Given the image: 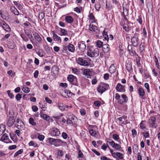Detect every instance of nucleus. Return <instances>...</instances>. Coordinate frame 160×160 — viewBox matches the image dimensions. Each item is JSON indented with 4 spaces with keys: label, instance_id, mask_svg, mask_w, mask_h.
Instances as JSON below:
<instances>
[{
    "label": "nucleus",
    "instance_id": "nucleus-61",
    "mask_svg": "<svg viewBox=\"0 0 160 160\" xmlns=\"http://www.w3.org/2000/svg\"><path fill=\"white\" fill-rule=\"evenodd\" d=\"M137 20L140 24H142V21L141 17L140 16H138V18L137 19Z\"/></svg>",
    "mask_w": 160,
    "mask_h": 160
},
{
    "label": "nucleus",
    "instance_id": "nucleus-6",
    "mask_svg": "<svg viewBox=\"0 0 160 160\" xmlns=\"http://www.w3.org/2000/svg\"><path fill=\"white\" fill-rule=\"evenodd\" d=\"M16 122L17 123L15 124V125L18 129L22 130L24 128V123L19 118H17L16 119Z\"/></svg>",
    "mask_w": 160,
    "mask_h": 160
},
{
    "label": "nucleus",
    "instance_id": "nucleus-24",
    "mask_svg": "<svg viewBox=\"0 0 160 160\" xmlns=\"http://www.w3.org/2000/svg\"><path fill=\"white\" fill-rule=\"evenodd\" d=\"M83 74L86 76V78H90V70L89 69H84L83 72Z\"/></svg>",
    "mask_w": 160,
    "mask_h": 160
},
{
    "label": "nucleus",
    "instance_id": "nucleus-57",
    "mask_svg": "<svg viewBox=\"0 0 160 160\" xmlns=\"http://www.w3.org/2000/svg\"><path fill=\"white\" fill-rule=\"evenodd\" d=\"M144 86L145 88L147 89V92H149L150 91V89L148 84L147 83H145L144 84Z\"/></svg>",
    "mask_w": 160,
    "mask_h": 160
},
{
    "label": "nucleus",
    "instance_id": "nucleus-10",
    "mask_svg": "<svg viewBox=\"0 0 160 160\" xmlns=\"http://www.w3.org/2000/svg\"><path fill=\"white\" fill-rule=\"evenodd\" d=\"M156 118L155 117H152L149 120V122L150 127L156 128L157 127L155 125Z\"/></svg>",
    "mask_w": 160,
    "mask_h": 160
},
{
    "label": "nucleus",
    "instance_id": "nucleus-27",
    "mask_svg": "<svg viewBox=\"0 0 160 160\" xmlns=\"http://www.w3.org/2000/svg\"><path fill=\"white\" fill-rule=\"evenodd\" d=\"M116 68L113 65H112L109 68V71L111 73H113L116 71Z\"/></svg>",
    "mask_w": 160,
    "mask_h": 160
},
{
    "label": "nucleus",
    "instance_id": "nucleus-12",
    "mask_svg": "<svg viewBox=\"0 0 160 160\" xmlns=\"http://www.w3.org/2000/svg\"><path fill=\"white\" fill-rule=\"evenodd\" d=\"M51 134L53 136H58L60 134L59 130L56 128H53Z\"/></svg>",
    "mask_w": 160,
    "mask_h": 160
},
{
    "label": "nucleus",
    "instance_id": "nucleus-37",
    "mask_svg": "<svg viewBox=\"0 0 160 160\" xmlns=\"http://www.w3.org/2000/svg\"><path fill=\"white\" fill-rule=\"evenodd\" d=\"M96 45L98 47L100 48L103 46V42L98 40L96 42Z\"/></svg>",
    "mask_w": 160,
    "mask_h": 160
},
{
    "label": "nucleus",
    "instance_id": "nucleus-47",
    "mask_svg": "<svg viewBox=\"0 0 160 160\" xmlns=\"http://www.w3.org/2000/svg\"><path fill=\"white\" fill-rule=\"evenodd\" d=\"M15 98L17 101H19L22 98V95L20 93H18L16 95Z\"/></svg>",
    "mask_w": 160,
    "mask_h": 160
},
{
    "label": "nucleus",
    "instance_id": "nucleus-4",
    "mask_svg": "<svg viewBox=\"0 0 160 160\" xmlns=\"http://www.w3.org/2000/svg\"><path fill=\"white\" fill-rule=\"evenodd\" d=\"M109 88V85L108 84H105L104 85H101L99 86L97 88V90L98 92L101 93H102L105 91Z\"/></svg>",
    "mask_w": 160,
    "mask_h": 160
},
{
    "label": "nucleus",
    "instance_id": "nucleus-42",
    "mask_svg": "<svg viewBox=\"0 0 160 160\" xmlns=\"http://www.w3.org/2000/svg\"><path fill=\"white\" fill-rule=\"evenodd\" d=\"M115 155H116L120 159H122L123 158V157L122 156L123 155L120 152H116Z\"/></svg>",
    "mask_w": 160,
    "mask_h": 160
},
{
    "label": "nucleus",
    "instance_id": "nucleus-29",
    "mask_svg": "<svg viewBox=\"0 0 160 160\" xmlns=\"http://www.w3.org/2000/svg\"><path fill=\"white\" fill-rule=\"evenodd\" d=\"M8 46L9 48L12 49L15 48V44L13 42H11L8 44Z\"/></svg>",
    "mask_w": 160,
    "mask_h": 160
},
{
    "label": "nucleus",
    "instance_id": "nucleus-26",
    "mask_svg": "<svg viewBox=\"0 0 160 160\" xmlns=\"http://www.w3.org/2000/svg\"><path fill=\"white\" fill-rule=\"evenodd\" d=\"M60 32L61 34L60 35L61 36H66L68 35V32L67 30L65 29H62L61 28H60Z\"/></svg>",
    "mask_w": 160,
    "mask_h": 160
},
{
    "label": "nucleus",
    "instance_id": "nucleus-52",
    "mask_svg": "<svg viewBox=\"0 0 160 160\" xmlns=\"http://www.w3.org/2000/svg\"><path fill=\"white\" fill-rule=\"evenodd\" d=\"M144 122L143 121H142L141 123H140V127L142 129H144L146 127V125L145 124L143 123V122Z\"/></svg>",
    "mask_w": 160,
    "mask_h": 160
},
{
    "label": "nucleus",
    "instance_id": "nucleus-1",
    "mask_svg": "<svg viewBox=\"0 0 160 160\" xmlns=\"http://www.w3.org/2000/svg\"><path fill=\"white\" fill-rule=\"evenodd\" d=\"M87 54L88 56L91 58L97 57L99 54V50L98 48L95 49L87 48Z\"/></svg>",
    "mask_w": 160,
    "mask_h": 160
},
{
    "label": "nucleus",
    "instance_id": "nucleus-55",
    "mask_svg": "<svg viewBox=\"0 0 160 160\" xmlns=\"http://www.w3.org/2000/svg\"><path fill=\"white\" fill-rule=\"evenodd\" d=\"M155 62L156 64V67L158 68H159V64L158 61V59L157 58V57L156 56H155Z\"/></svg>",
    "mask_w": 160,
    "mask_h": 160
},
{
    "label": "nucleus",
    "instance_id": "nucleus-16",
    "mask_svg": "<svg viewBox=\"0 0 160 160\" xmlns=\"http://www.w3.org/2000/svg\"><path fill=\"white\" fill-rule=\"evenodd\" d=\"M78 46L79 49L80 50L81 52H84L86 49V46L83 43L80 42L78 43Z\"/></svg>",
    "mask_w": 160,
    "mask_h": 160
},
{
    "label": "nucleus",
    "instance_id": "nucleus-13",
    "mask_svg": "<svg viewBox=\"0 0 160 160\" xmlns=\"http://www.w3.org/2000/svg\"><path fill=\"white\" fill-rule=\"evenodd\" d=\"M138 91L139 96L142 99H144L143 97L145 95V93L143 88L142 87L139 88Z\"/></svg>",
    "mask_w": 160,
    "mask_h": 160
},
{
    "label": "nucleus",
    "instance_id": "nucleus-21",
    "mask_svg": "<svg viewBox=\"0 0 160 160\" xmlns=\"http://www.w3.org/2000/svg\"><path fill=\"white\" fill-rule=\"evenodd\" d=\"M102 50L105 52H107L109 50V45L107 44H104L102 46Z\"/></svg>",
    "mask_w": 160,
    "mask_h": 160
},
{
    "label": "nucleus",
    "instance_id": "nucleus-43",
    "mask_svg": "<svg viewBox=\"0 0 160 160\" xmlns=\"http://www.w3.org/2000/svg\"><path fill=\"white\" fill-rule=\"evenodd\" d=\"M7 92L8 94V95L12 99L14 98V96L13 94L11 92L10 90H8L7 91Z\"/></svg>",
    "mask_w": 160,
    "mask_h": 160
},
{
    "label": "nucleus",
    "instance_id": "nucleus-50",
    "mask_svg": "<svg viewBox=\"0 0 160 160\" xmlns=\"http://www.w3.org/2000/svg\"><path fill=\"white\" fill-rule=\"evenodd\" d=\"M82 9V8L81 7L80 8H78V7H76L74 8V11L77 13H80L81 12V11Z\"/></svg>",
    "mask_w": 160,
    "mask_h": 160
},
{
    "label": "nucleus",
    "instance_id": "nucleus-39",
    "mask_svg": "<svg viewBox=\"0 0 160 160\" xmlns=\"http://www.w3.org/2000/svg\"><path fill=\"white\" fill-rule=\"evenodd\" d=\"M58 107L60 110L63 111L65 110V105L63 103H61L58 105Z\"/></svg>",
    "mask_w": 160,
    "mask_h": 160
},
{
    "label": "nucleus",
    "instance_id": "nucleus-48",
    "mask_svg": "<svg viewBox=\"0 0 160 160\" xmlns=\"http://www.w3.org/2000/svg\"><path fill=\"white\" fill-rule=\"evenodd\" d=\"M10 35L11 34L10 33L6 34L4 36V37L2 38L1 41H4L5 40V39L8 38L10 36Z\"/></svg>",
    "mask_w": 160,
    "mask_h": 160
},
{
    "label": "nucleus",
    "instance_id": "nucleus-3",
    "mask_svg": "<svg viewBox=\"0 0 160 160\" xmlns=\"http://www.w3.org/2000/svg\"><path fill=\"white\" fill-rule=\"evenodd\" d=\"M139 35L135 33L134 36L131 39V42L133 46L134 47H137L139 44Z\"/></svg>",
    "mask_w": 160,
    "mask_h": 160
},
{
    "label": "nucleus",
    "instance_id": "nucleus-34",
    "mask_svg": "<svg viewBox=\"0 0 160 160\" xmlns=\"http://www.w3.org/2000/svg\"><path fill=\"white\" fill-rule=\"evenodd\" d=\"M8 138V136L7 134H4L1 138V140L3 141L4 140H7Z\"/></svg>",
    "mask_w": 160,
    "mask_h": 160
},
{
    "label": "nucleus",
    "instance_id": "nucleus-45",
    "mask_svg": "<svg viewBox=\"0 0 160 160\" xmlns=\"http://www.w3.org/2000/svg\"><path fill=\"white\" fill-rule=\"evenodd\" d=\"M94 104L96 107H99L101 105V103L100 101H97L94 102Z\"/></svg>",
    "mask_w": 160,
    "mask_h": 160
},
{
    "label": "nucleus",
    "instance_id": "nucleus-17",
    "mask_svg": "<svg viewBox=\"0 0 160 160\" xmlns=\"http://www.w3.org/2000/svg\"><path fill=\"white\" fill-rule=\"evenodd\" d=\"M65 20L68 23H71L74 20L73 18L70 16H68L65 17Z\"/></svg>",
    "mask_w": 160,
    "mask_h": 160
},
{
    "label": "nucleus",
    "instance_id": "nucleus-25",
    "mask_svg": "<svg viewBox=\"0 0 160 160\" xmlns=\"http://www.w3.org/2000/svg\"><path fill=\"white\" fill-rule=\"evenodd\" d=\"M44 13L42 11H40L38 14V17L40 21H41L44 17Z\"/></svg>",
    "mask_w": 160,
    "mask_h": 160
},
{
    "label": "nucleus",
    "instance_id": "nucleus-33",
    "mask_svg": "<svg viewBox=\"0 0 160 160\" xmlns=\"http://www.w3.org/2000/svg\"><path fill=\"white\" fill-rule=\"evenodd\" d=\"M128 51L131 54L133 55L134 54V52L132 50V46L131 45H128Z\"/></svg>",
    "mask_w": 160,
    "mask_h": 160
},
{
    "label": "nucleus",
    "instance_id": "nucleus-9",
    "mask_svg": "<svg viewBox=\"0 0 160 160\" xmlns=\"http://www.w3.org/2000/svg\"><path fill=\"white\" fill-rule=\"evenodd\" d=\"M116 89L117 91L119 92H123L125 91V86L122 85L120 83H118Z\"/></svg>",
    "mask_w": 160,
    "mask_h": 160
},
{
    "label": "nucleus",
    "instance_id": "nucleus-36",
    "mask_svg": "<svg viewBox=\"0 0 160 160\" xmlns=\"http://www.w3.org/2000/svg\"><path fill=\"white\" fill-rule=\"evenodd\" d=\"M25 33L27 35L28 38L31 39L32 38V34H30L29 31L28 30H24Z\"/></svg>",
    "mask_w": 160,
    "mask_h": 160
},
{
    "label": "nucleus",
    "instance_id": "nucleus-8",
    "mask_svg": "<svg viewBox=\"0 0 160 160\" xmlns=\"http://www.w3.org/2000/svg\"><path fill=\"white\" fill-rule=\"evenodd\" d=\"M14 118V115H12L9 116L7 123V124L8 127H11L14 124L15 121V119Z\"/></svg>",
    "mask_w": 160,
    "mask_h": 160
},
{
    "label": "nucleus",
    "instance_id": "nucleus-28",
    "mask_svg": "<svg viewBox=\"0 0 160 160\" xmlns=\"http://www.w3.org/2000/svg\"><path fill=\"white\" fill-rule=\"evenodd\" d=\"M102 34L105 39L108 41L109 39V37L108 35L107 32H106L105 30H104Z\"/></svg>",
    "mask_w": 160,
    "mask_h": 160
},
{
    "label": "nucleus",
    "instance_id": "nucleus-32",
    "mask_svg": "<svg viewBox=\"0 0 160 160\" xmlns=\"http://www.w3.org/2000/svg\"><path fill=\"white\" fill-rule=\"evenodd\" d=\"M97 27L93 25L90 24L89 25V30L91 31H94L96 29H97Z\"/></svg>",
    "mask_w": 160,
    "mask_h": 160
},
{
    "label": "nucleus",
    "instance_id": "nucleus-20",
    "mask_svg": "<svg viewBox=\"0 0 160 160\" xmlns=\"http://www.w3.org/2000/svg\"><path fill=\"white\" fill-rule=\"evenodd\" d=\"M68 49L71 52H74L75 51L74 46L72 44L69 43L68 46Z\"/></svg>",
    "mask_w": 160,
    "mask_h": 160
},
{
    "label": "nucleus",
    "instance_id": "nucleus-15",
    "mask_svg": "<svg viewBox=\"0 0 160 160\" xmlns=\"http://www.w3.org/2000/svg\"><path fill=\"white\" fill-rule=\"evenodd\" d=\"M34 38L36 41L39 43H41L42 39L40 36L37 32H35L33 34Z\"/></svg>",
    "mask_w": 160,
    "mask_h": 160
},
{
    "label": "nucleus",
    "instance_id": "nucleus-53",
    "mask_svg": "<svg viewBox=\"0 0 160 160\" xmlns=\"http://www.w3.org/2000/svg\"><path fill=\"white\" fill-rule=\"evenodd\" d=\"M113 138L116 140H117L119 139V136L116 134H114L113 135Z\"/></svg>",
    "mask_w": 160,
    "mask_h": 160
},
{
    "label": "nucleus",
    "instance_id": "nucleus-62",
    "mask_svg": "<svg viewBox=\"0 0 160 160\" xmlns=\"http://www.w3.org/2000/svg\"><path fill=\"white\" fill-rule=\"evenodd\" d=\"M101 160H111L109 158H108L105 156H102L100 158Z\"/></svg>",
    "mask_w": 160,
    "mask_h": 160
},
{
    "label": "nucleus",
    "instance_id": "nucleus-60",
    "mask_svg": "<svg viewBox=\"0 0 160 160\" xmlns=\"http://www.w3.org/2000/svg\"><path fill=\"white\" fill-rule=\"evenodd\" d=\"M17 148V146L16 145H12L9 146L8 148V149L9 150H11L12 149H14L16 148Z\"/></svg>",
    "mask_w": 160,
    "mask_h": 160
},
{
    "label": "nucleus",
    "instance_id": "nucleus-40",
    "mask_svg": "<svg viewBox=\"0 0 160 160\" xmlns=\"http://www.w3.org/2000/svg\"><path fill=\"white\" fill-rule=\"evenodd\" d=\"M23 152V149H20L17 151L14 154V157H16L19 154H21Z\"/></svg>",
    "mask_w": 160,
    "mask_h": 160
},
{
    "label": "nucleus",
    "instance_id": "nucleus-59",
    "mask_svg": "<svg viewBox=\"0 0 160 160\" xmlns=\"http://www.w3.org/2000/svg\"><path fill=\"white\" fill-rule=\"evenodd\" d=\"M62 136L64 139H66L68 138L67 134L65 132H63L62 133Z\"/></svg>",
    "mask_w": 160,
    "mask_h": 160
},
{
    "label": "nucleus",
    "instance_id": "nucleus-46",
    "mask_svg": "<svg viewBox=\"0 0 160 160\" xmlns=\"http://www.w3.org/2000/svg\"><path fill=\"white\" fill-rule=\"evenodd\" d=\"M89 132L91 135L93 136H95L96 134V132L92 129L89 130Z\"/></svg>",
    "mask_w": 160,
    "mask_h": 160
},
{
    "label": "nucleus",
    "instance_id": "nucleus-23",
    "mask_svg": "<svg viewBox=\"0 0 160 160\" xmlns=\"http://www.w3.org/2000/svg\"><path fill=\"white\" fill-rule=\"evenodd\" d=\"M6 130L5 125L2 124L0 125V135L2 134Z\"/></svg>",
    "mask_w": 160,
    "mask_h": 160
},
{
    "label": "nucleus",
    "instance_id": "nucleus-63",
    "mask_svg": "<svg viewBox=\"0 0 160 160\" xmlns=\"http://www.w3.org/2000/svg\"><path fill=\"white\" fill-rule=\"evenodd\" d=\"M32 110L34 112H37L38 109V107L36 106H33L32 107Z\"/></svg>",
    "mask_w": 160,
    "mask_h": 160
},
{
    "label": "nucleus",
    "instance_id": "nucleus-11",
    "mask_svg": "<svg viewBox=\"0 0 160 160\" xmlns=\"http://www.w3.org/2000/svg\"><path fill=\"white\" fill-rule=\"evenodd\" d=\"M121 98L123 99V100H122L121 99L119 100L118 101V102L119 104H122L123 103H126L127 102L128 100V98L126 95L122 94L121 95Z\"/></svg>",
    "mask_w": 160,
    "mask_h": 160
},
{
    "label": "nucleus",
    "instance_id": "nucleus-19",
    "mask_svg": "<svg viewBox=\"0 0 160 160\" xmlns=\"http://www.w3.org/2000/svg\"><path fill=\"white\" fill-rule=\"evenodd\" d=\"M4 26H3V28L4 29L7 31L10 30V28L9 26L4 21H2V23Z\"/></svg>",
    "mask_w": 160,
    "mask_h": 160
},
{
    "label": "nucleus",
    "instance_id": "nucleus-64",
    "mask_svg": "<svg viewBox=\"0 0 160 160\" xmlns=\"http://www.w3.org/2000/svg\"><path fill=\"white\" fill-rule=\"evenodd\" d=\"M44 138H45V137L43 135H39L38 136V138L40 141L43 140L44 139Z\"/></svg>",
    "mask_w": 160,
    "mask_h": 160
},
{
    "label": "nucleus",
    "instance_id": "nucleus-56",
    "mask_svg": "<svg viewBox=\"0 0 160 160\" xmlns=\"http://www.w3.org/2000/svg\"><path fill=\"white\" fill-rule=\"evenodd\" d=\"M108 147V144H104L102 145L101 148L104 150H106Z\"/></svg>",
    "mask_w": 160,
    "mask_h": 160
},
{
    "label": "nucleus",
    "instance_id": "nucleus-5",
    "mask_svg": "<svg viewBox=\"0 0 160 160\" xmlns=\"http://www.w3.org/2000/svg\"><path fill=\"white\" fill-rule=\"evenodd\" d=\"M68 79L72 85L78 86V84L77 81V79L76 77L72 75H69L68 77Z\"/></svg>",
    "mask_w": 160,
    "mask_h": 160
},
{
    "label": "nucleus",
    "instance_id": "nucleus-31",
    "mask_svg": "<svg viewBox=\"0 0 160 160\" xmlns=\"http://www.w3.org/2000/svg\"><path fill=\"white\" fill-rule=\"evenodd\" d=\"M41 117L42 118L46 120H49L50 119V117L46 114H42Z\"/></svg>",
    "mask_w": 160,
    "mask_h": 160
},
{
    "label": "nucleus",
    "instance_id": "nucleus-2",
    "mask_svg": "<svg viewBox=\"0 0 160 160\" xmlns=\"http://www.w3.org/2000/svg\"><path fill=\"white\" fill-rule=\"evenodd\" d=\"M48 142L50 144L54 145L55 147H58L61 145L64 142L62 141L59 139H54L52 138H49L48 139Z\"/></svg>",
    "mask_w": 160,
    "mask_h": 160
},
{
    "label": "nucleus",
    "instance_id": "nucleus-58",
    "mask_svg": "<svg viewBox=\"0 0 160 160\" xmlns=\"http://www.w3.org/2000/svg\"><path fill=\"white\" fill-rule=\"evenodd\" d=\"M66 122L68 124H73L74 123V122L72 121V119H70V118H68L67 119Z\"/></svg>",
    "mask_w": 160,
    "mask_h": 160
},
{
    "label": "nucleus",
    "instance_id": "nucleus-51",
    "mask_svg": "<svg viewBox=\"0 0 160 160\" xmlns=\"http://www.w3.org/2000/svg\"><path fill=\"white\" fill-rule=\"evenodd\" d=\"M83 154L82 153V152L80 150L78 151V158H82L83 157Z\"/></svg>",
    "mask_w": 160,
    "mask_h": 160
},
{
    "label": "nucleus",
    "instance_id": "nucleus-41",
    "mask_svg": "<svg viewBox=\"0 0 160 160\" xmlns=\"http://www.w3.org/2000/svg\"><path fill=\"white\" fill-rule=\"evenodd\" d=\"M21 36L23 40L27 42L28 41V39L26 36V35L24 34H21Z\"/></svg>",
    "mask_w": 160,
    "mask_h": 160
},
{
    "label": "nucleus",
    "instance_id": "nucleus-14",
    "mask_svg": "<svg viewBox=\"0 0 160 160\" xmlns=\"http://www.w3.org/2000/svg\"><path fill=\"white\" fill-rule=\"evenodd\" d=\"M52 34L54 40L58 41L59 43H61L62 41L61 38L55 34L53 31L52 32Z\"/></svg>",
    "mask_w": 160,
    "mask_h": 160
},
{
    "label": "nucleus",
    "instance_id": "nucleus-30",
    "mask_svg": "<svg viewBox=\"0 0 160 160\" xmlns=\"http://www.w3.org/2000/svg\"><path fill=\"white\" fill-rule=\"evenodd\" d=\"M29 123L33 126H35L36 125V123L34 121V119L32 118H29Z\"/></svg>",
    "mask_w": 160,
    "mask_h": 160
},
{
    "label": "nucleus",
    "instance_id": "nucleus-49",
    "mask_svg": "<svg viewBox=\"0 0 160 160\" xmlns=\"http://www.w3.org/2000/svg\"><path fill=\"white\" fill-rule=\"evenodd\" d=\"M132 135L133 137H135L137 135V131L134 129H133L132 130Z\"/></svg>",
    "mask_w": 160,
    "mask_h": 160
},
{
    "label": "nucleus",
    "instance_id": "nucleus-44",
    "mask_svg": "<svg viewBox=\"0 0 160 160\" xmlns=\"http://www.w3.org/2000/svg\"><path fill=\"white\" fill-rule=\"evenodd\" d=\"M57 155L59 156L62 157L63 154V152L61 150H58L57 152Z\"/></svg>",
    "mask_w": 160,
    "mask_h": 160
},
{
    "label": "nucleus",
    "instance_id": "nucleus-54",
    "mask_svg": "<svg viewBox=\"0 0 160 160\" xmlns=\"http://www.w3.org/2000/svg\"><path fill=\"white\" fill-rule=\"evenodd\" d=\"M142 134L145 138L149 137V133L148 132H143L142 133Z\"/></svg>",
    "mask_w": 160,
    "mask_h": 160
},
{
    "label": "nucleus",
    "instance_id": "nucleus-38",
    "mask_svg": "<svg viewBox=\"0 0 160 160\" xmlns=\"http://www.w3.org/2000/svg\"><path fill=\"white\" fill-rule=\"evenodd\" d=\"M22 90L23 91L26 93H27L30 92V90L28 88L23 86L22 88Z\"/></svg>",
    "mask_w": 160,
    "mask_h": 160
},
{
    "label": "nucleus",
    "instance_id": "nucleus-22",
    "mask_svg": "<svg viewBox=\"0 0 160 160\" xmlns=\"http://www.w3.org/2000/svg\"><path fill=\"white\" fill-rule=\"evenodd\" d=\"M10 10L16 15H18L19 14V12L14 6H12L10 7Z\"/></svg>",
    "mask_w": 160,
    "mask_h": 160
},
{
    "label": "nucleus",
    "instance_id": "nucleus-18",
    "mask_svg": "<svg viewBox=\"0 0 160 160\" xmlns=\"http://www.w3.org/2000/svg\"><path fill=\"white\" fill-rule=\"evenodd\" d=\"M126 66L127 70L129 72H131L132 70L131 63L129 62H127Z\"/></svg>",
    "mask_w": 160,
    "mask_h": 160
},
{
    "label": "nucleus",
    "instance_id": "nucleus-35",
    "mask_svg": "<svg viewBox=\"0 0 160 160\" xmlns=\"http://www.w3.org/2000/svg\"><path fill=\"white\" fill-rule=\"evenodd\" d=\"M122 15L123 16H127L128 15V11L127 9L123 8V12Z\"/></svg>",
    "mask_w": 160,
    "mask_h": 160
},
{
    "label": "nucleus",
    "instance_id": "nucleus-7",
    "mask_svg": "<svg viewBox=\"0 0 160 160\" xmlns=\"http://www.w3.org/2000/svg\"><path fill=\"white\" fill-rule=\"evenodd\" d=\"M77 61L79 64L84 66H88V63L82 58H79L77 59Z\"/></svg>",
    "mask_w": 160,
    "mask_h": 160
}]
</instances>
